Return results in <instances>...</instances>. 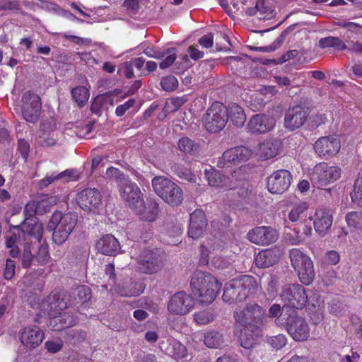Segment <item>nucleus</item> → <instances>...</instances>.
<instances>
[{
    "instance_id": "f257e3e1",
    "label": "nucleus",
    "mask_w": 362,
    "mask_h": 362,
    "mask_svg": "<svg viewBox=\"0 0 362 362\" xmlns=\"http://www.w3.org/2000/svg\"><path fill=\"white\" fill-rule=\"evenodd\" d=\"M192 291L202 303H210L216 298L221 284L211 274L197 271L191 278Z\"/></svg>"
},
{
    "instance_id": "f03ea898",
    "label": "nucleus",
    "mask_w": 362,
    "mask_h": 362,
    "mask_svg": "<svg viewBox=\"0 0 362 362\" xmlns=\"http://www.w3.org/2000/svg\"><path fill=\"white\" fill-rule=\"evenodd\" d=\"M258 284L253 276L243 275L226 284L222 298L229 303L243 302L249 295L255 293Z\"/></svg>"
},
{
    "instance_id": "7ed1b4c3",
    "label": "nucleus",
    "mask_w": 362,
    "mask_h": 362,
    "mask_svg": "<svg viewBox=\"0 0 362 362\" xmlns=\"http://www.w3.org/2000/svg\"><path fill=\"white\" fill-rule=\"evenodd\" d=\"M77 221L78 215L76 212L63 214L60 211H54L47 225V229L53 232V242L59 245L63 244L73 231Z\"/></svg>"
},
{
    "instance_id": "20e7f679",
    "label": "nucleus",
    "mask_w": 362,
    "mask_h": 362,
    "mask_svg": "<svg viewBox=\"0 0 362 362\" xmlns=\"http://www.w3.org/2000/svg\"><path fill=\"white\" fill-rule=\"evenodd\" d=\"M265 309L257 303H248L243 309L234 312L236 322L246 331L257 332L264 324Z\"/></svg>"
},
{
    "instance_id": "39448f33",
    "label": "nucleus",
    "mask_w": 362,
    "mask_h": 362,
    "mask_svg": "<svg viewBox=\"0 0 362 362\" xmlns=\"http://www.w3.org/2000/svg\"><path fill=\"white\" fill-rule=\"evenodd\" d=\"M151 183L155 193L168 204L174 206L182 203V189L168 178L157 176L152 179Z\"/></svg>"
},
{
    "instance_id": "423d86ee",
    "label": "nucleus",
    "mask_w": 362,
    "mask_h": 362,
    "mask_svg": "<svg viewBox=\"0 0 362 362\" xmlns=\"http://www.w3.org/2000/svg\"><path fill=\"white\" fill-rule=\"evenodd\" d=\"M291 265L298 274L300 281L304 285L313 283L315 273L313 263L310 257L300 250L294 248L289 251Z\"/></svg>"
},
{
    "instance_id": "0eeeda50",
    "label": "nucleus",
    "mask_w": 362,
    "mask_h": 362,
    "mask_svg": "<svg viewBox=\"0 0 362 362\" xmlns=\"http://www.w3.org/2000/svg\"><path fill=\"white\" fill-rule=\"evenodd\" d=\"M204 120L208 132H218L228 122V108L223 103L215 102L207 110Z\"/></svg>"
},
{
    "instance_id": "6e6552de",
    "label": "nucleus",
    "mask_w": 362,
    "mask_h": 362,
    "mask_svg": "<svg viewBox=\"0 0 362 362\" xmlns=\"http://www.w3.org/2000/svg\"><path fill=\"white\" fill-rule=\"evenodd\" d=\"M341 173V168L338 166H329L327 163H320L314 167L310 181L317 188H322L338 180Z\"/></svg>"
},
{
    "instance_id": "1a4fd4ad",
    "label": "nucleus",
    "mask_w": 362,
    "mask_h": 362,
    "mask_svg": "<svg viewBox=\"0 0 362 362\" xmlns=\"http://www.w3.org/2000/svg\"><path fill=\"white\" fill-rule=\"evenodd\" d=\"M286 327L289 335L296 341H303L310 336V329L306 320L295 310H291L286 319Z\"/></svg>"
},
{
    "instance_id": "9d476101",
    "label": "nucleus",
    "mask_w": 362,
    "mask_h": 362,
    "mask_svg": "<svg viewBox=\"0 0 362 362\" xmlns=\"http://www.w3.org/2000/svg\"><path fill=\"white\" fill-rule=\"evenodd\" d=\"M280 297L286 304L296 309L303 308L308 301L305 288L298 284L286 286Z\"/></svg>"
},
{
    "instance_id": "9b49d317",
    "label": "nucleus",
    "mask_w": 362,
    "mask_h": 362,
    "mask_svg": "<svg viewBox=\"0 0 362 362\" xmlns=\"http://www.w3.org/2000/svg\"><path fill=\"white\" fill-rule=\"evenodd\" d=\"M137 269L139 272L153 274L159 272L163 267L161 255L156 250H145L136 259Z\"/></svg>"
},
{
    "instance_id": "f8f14e48",
    "label": "nucleus",
    "mask_w": 362,
    "mask_h": 362,
    "mask_svg": "<svg viewBox=\"0 0 362 362\" xmlns=\"http://www.w3.org/2000/svg\"><path fill=\"white\" fill-rule=\"evenodd\" d=\"M103 197L96 188H86L76 196L78 206L84 211L96 213L103 204Z\"/></svg>"
},
{
    "instance_id": "ddd939ff",
    "label": "nucleus",
    "mask_w": 362,
    "mask_h": 362,
    "mask_svg": "<svg viewBox=\"0 0 362 362\" xmlns=\"http://www.w3.org/2000/svg\"><path fill=\"white\" fill-rule=\"evenodd\" d=\"M22 114L24 119L35 123L39 119L42 104L38 95L31 91H26L22 97Z\"/></svg>"
},
{
    "instance_id": "4468645a",
    "label": "nucleus",
    "mask_w": 362,
    "mask_h": 362,
    "mask_svg": "<svg viewBox=\"0 0 362 362\" xmlns=\"http://www.w3.org/2000/svg\"><path fill=\"white\" fill-rule=\"evenodd\" d=\"M247 238L255 245L267 246L277 241L279 233L271 226H257L247 232Z\"/></svg>"
},
{
    "instance_id": "2eb2a0df",
    "label": "nucleus",
    "mask_w": 362,
    "mask_h": 362,
    "mask_svg": "<svg viewBox=\"0 0 362 362\" xmlns=\"http://www.w3.org/2000/svg\"><path fill=\"white\" fill-rule=\"evenodd\" d=\"M340 148L341 141L334 135L322 136L315 141L314 145L315 153L326 159L335 156Z\"/></svg>"
},
{
    "instance_id": "dca6fc26",
    "label": "nucleus",
    "mask_w": 362,
    "mask_h": 362,
    "mask_svg": "<svg viewBox=\"0 0 362 362\" xmlns=\"http://www.w3.org/2000/svg\"><path fill=\"white\" fill-rule=\"evenodd\" d=\"M252 155V151L247 148L240 146L225 151L218 158L217 165L219 168H228L247 160Z\"/></svg>"
},
{
    "instance_id": "f3484780",
    "label": "nucleus",
    "mask_w": 362,
    "mask_h": 362,
    "mask_svg": "<svg viewBox=\"0 0 362 362\" xmlns=\"http://www.w3.org/2000/svg\"><path fill=\"white\" fill-rule=\"evenodd\" d=\"M194 300L185 291L175 293L168 303V310L174 315H185L194 307Z\"/></svg>"
},
{
    "instance_id": "a211bd4d",
    "label": "nucleus",
    "mask_w": 362,
    "mask_h": 362,
    "mask_svg": "<svg viewBox=\"0 0 362 362\" xmlns=\"http://www.w3.org/2000/svg\"><path fill=\"white\" fill-rule=\"evenodd\" d=\"M291 179L288 170H276L267 177V189L272 194H282L288 189Z\"/></svg>"
},
{
    "instance_id": "6ab92c4d",
    "label": "nucleus",
    "mask_w": 362,
    "mask_h": 362,
    "mask_svg": "<svg viewBox=\"0 0 362 362\" xmlns=\"http://www.w3.org/2000/svg\"><path fill=\"white\" fill-rule=\"evenodd\" d=\"M309 109L303 105H295L287 110L284 117L286 129L295 130L300 127L306 121Z\"/></svg>"
},
{
    "instance_id": "aec40b11",
    "label": "nucleus",
    "mask_w": 362,
    "mask_h": 362,
    "mask_svg": "<svg viewBox=\"0 0 362 362\" xmlns=\"http://www.w3.org/2000/svg\"><path fill=\"white\" fill-rule=\"evenodd\" d=\"M121 194L132 210L144 200L139 187L128 178L124 177L121 180Z\"/></svg>"
},
{
    "instance_id": "412c9836",
    "label": "nucleus",
    "mask_w": 362,
    "mask_h": 362,
    "mask_svg": "<svg viewBox=\"0 0 362 362\" xmlns=\"http://www.w3.org/2000/svg\"><path fill=\"white\" fill-rule=\"evenodd\" d=\"M43 332L36 325H30L19 331V338L22 344L28 349L37 347L44 339Z\"/></svg>"
},
{
    "instance_id": "4be33fe9",
    "label": "nucleus",
    "mask_w": 362,
    "mask_h": 362,
    "mask_svg": "<svg viewBox=\"0 0 362 362\" xmlns=\"http://www.w3.org/2000/svg\"><path fill=\"white\" fill-rule=\"evenodd\" d=\"M275 125V119L264 114H257L251 117L247 128L253 134H261L271 131Z\"/></svg>"
},
{
    "instance_id": "5701e85b",
    "label": "nucleus",
    "mask_w": 362,
    "mask_h": 362,
    "mask_svg": "<svg viewBox=\"0 0 362 362\" xmlns=\"http://www.w3.org/2000/svg\"><path fill=\"white\" fill-rule=\"evenodd\" d=\"M207 221L202 210L196 209L190 214L188 235L192 239H198L206 231Z\"/></svg>"
},
{
    "instance_id": "b1692460",
    "label": "nucleus",
    "mask_w": 362,
    "mask_h": 362,
    "mask_svg": "<svg viewBox=\"0 0 362 362\" xmlns=\"http://www.w3.org/2000/svg\"><path fill=\"white\" fill-rule=\"evenodd\" d=\"M160 349L167 355L180 359L187 356V350L178 340L173 337H167L159 342Z\"/></svg>"
},
{
    "instance_id": "393cba45",
    "label": "nucleus",
    "mask_w": 362,
    "mask_h": 362,
    "mask_svg": "<svg viewBox=\"0 0 362 362\" xmlns=\"http://www.w3.org/2000/svg\"><path fill=\"white\" fill-rule=\"evenodd\" d=\"M139 218L146 221H154L160 212L159 204L152 199L144 200L133 210Z\"/></svg>"
},
{
    "instance_id": "a878e982",
    "label": "nucleus",
    "mask_w": 362,
    "mask_h": 362,
    "mask_svg": "<svg viewBox=\"0 0 362 362\" xmlns=\"http://www.w3.org/2000/svg\"><path fill=\"white\" fill-rule=\"evenodd\" d=\"M281 255V250L276 247L262 250L255 257V264L259 268H269L279 261Z\"/></svg>"
},
{
    "instance_id": "bb28decb",
    "label": "nucleus",
    "mask_w": 362,
    "mask_h": 362,
    "mask_svg": "<svg viewBox=\"0 0 362 362\" xmlns=\"http://www.w3.org/2000/svg\"><path fill=\"white\" fill-rule=\"evenodd\" d=\"M183 232V228L177 219L173 217H169L165 219L163 223V241L168 245H177L178 240L175 238L179 237Z\"/></svg>"
},
{
    "instance_id": "cd10ccee",
    "label": "nucleus",
    "mask_w": 362,
    "mask_h": 362,
    "mask_svg": "<svg viewBox=\"0 0 362 362\" xmlns=\"http://www.w3.org/2000/svg\"><path fill=\"white\" fill-rule=\"evenodd\" d=\"M314 220L315 230L324 236L331 228L333 221L332 212L329 209L322 208L316 211Z\"/></svg>"
},
{
    "instance_id": "c85d7f7f",
    "label": "nucleus",
    "mask_w": 362,
    "mask_h": 362,
    "mask_svg": "<svg viewBox=\"0 0 362 362\" xmlns=\"http://www.w3.org/2000/svg\"><path fill=\"white\" fill-rule=\"evenodd\" d=\"M119 93V91L115 89L114 91H109L97 95L90 105L91 112L99 117L103 110L107 111L110 107L114 105V95Z\"/></svg>"
},
{
    "instance_id": "c756f323",
    "label": "nucleus",
    "mask_w": 362,
    "mask_h": 362,
    "mask_svg": "<svg viewBox=\"0 0 362 362\" xmlns=\"http://www.w3.org/2000/svg\"><path fill=\"white\" fill-rule=\"evenodd\" d=\"M95 247L101 254L109 256L118 254L121 249L117 239L110 234L105 235L100 238L95 244Z\"/></svg>"
},
{
    "instance_id": "7c9ffc66",
    "label": "nucleus",
    "mask_w": 362,
    "mask_h": 362,
    "mask_svg": "<svg viewBox=\"0 0 362 362\" xmlns=\"http://www.w3.org/2000/svg\"><path fill=\"white\" fill-rule=\"evenodd\" d=\"M69 296V305H76L80 304L78 311L82 313V309L87 307L88 302L91 298V291L88 286L82 285L72 289Z\"/></svg>"
},
{
    "instance_id": "2f4dec72",
    "label": "nucleus",
    "mask_w": 362,
    "mask_h": 362,
    "mask_svg": "<svg viewBox=\"0 0 362 362\" xmlns=\"http://www.w3.org/2000/svg\"><path fill=\"white\" fill-rule=\"evenodd\" d=\"M21 227L24 235L33 237L40 243L43 227L37 217L25 218Z\"/></svg>"
},
{
    "instance_id": "473e14b6",
    "label": "nucleus",
    "mask_w": 362,
    "mask_h": 362,
    "mask_svg": "<svg viewBox=\"0 0 362 362\" xmlns=\"http://www.w3.org/2000/svg\"><path fill=\"white\" fill-rule=\"evenodd\" d=\"M281 143L278 140H267L259 146L258 153L260 157L267 160L275 157L280 148Z\"/></svg>"
},
{
    "instance_id": "72a5a7b5",
    "label": "nucleus",
    "mask_w": 362,
    "mask_h": 362,
    "mask_svg": "<svg viewBox=\"0 0 362 362\" xmlns=\"http://www.w3.org/2000/svg\"><path fill=\"white\" fill-rule=\"evenodd\" d=\"M144 291L141 283L127 280L119 286L118 292L122 296L130 297L139 296Z\"/></svg>"
},
{
    "instance_id": "f704fd0d",
    "label": "nucleus",
    "mask_w": 362,
    "mask_h": 362,
    "mask_svg": "<svg viewBox=\"0 0 362 362\" xmlns=\"http://www.w3.org/2000/svg\"><path fill=\"white\" fill-rule=\"evenodd\" d=\"M204 344L211 349H220L225 344L224 335L222 332L211 330L204 334Z\"/></svg>"
},
{
    "instance_id": "c9c22d12",
    "label": "nucleus",
    "mask_w": 362,
    "mask_h": 362,
    "mask_svg": "<svg viewBox=\"0 0 362 362\" xmlns=\"http://www.w3.org/2000/svg\"><path fill=\"white\" fill-rule=\"evenodd\" d=\"M228 115V121L230 120L237 127H242L246 121V115L243 109L235 104L229 107Z\"/></svg>"
},
{
    "instance_id": "e433bc0d",
    "label": "nucleus",
    "mask_w": 362,
    "mask_h": 362,
    "mask_svg": "<svg viewBox=\"0 0 362 362\" xmlns=\"http://www.w3.org/2000/svg\"><path fill=\"white\" fill-rule=\"evenodd\" d=\"M42 308L44 310L45 313H47L48 316L54 318L57 315L61 314V312L66 308V304L62 303L58 304V303L54 299L53 295L48 296V299L43 302Z\"/></svg>"
},
{
    "instance_id": "4c0bfd02",
    "label": "nucleus",
    "mask_w": 362,
    "mask_h": 362,
    "mask_svg": "<svg viewBox=\"0 0 362 362\" xmlns=\"http://www.w3.org/2000/svg\"><path fill=\"white\" fill-rule=\"evenodd\" d=\"M318 45L321 49L332 47L337 50H344L348 48L341 39L334 36H328L320 39Z\"/></svg>"
},
{
    "instance_id": "58836bf2",
    "label": "nucleus",
    "mask_w": 362,
    "mask_h": 362,
    "mask_svg": "<svg viewBox=\"0 0 362 362\" xmlns=\"http://www.w3.org/2000/svg\"><path fill=\"white\" fill-rule=\"evenodd\" d=\"M205 177L208 180L209 185L212 187L224 185L226 180L223 174L214 168L205 170Z\"/></svg>"
},
{
    "instance_id": "ea45409f",
    "label": "nucleus",
    "mask_w": 362,
    "mask_h": 362,
    "mask_svg": "<svg viewBox=\"0 0 362 362\" xmlns=\"http://www.w3.org/2000/svg\"><path fill=\"white\" fill-rule=\"evenodd\" d=\"M257 335L258 332H251V331H246L245 328L243 327L240 336L241 346L247 349L252 348L257 344Z\"/></svg>"
},
{
    "instance_id": "a19ab883",
    "label": "nucleus",
    "mask_w": 362,
    "mask_h": 362,
    "mask_svg": "<svg viewBox=\"0 0 362 362\" xmlns=\"http://www.w3.org/2000/svg\"><path fill=\"white\" fill-rule=\"evenodd\" d=\"M177 146L179 149L185 153L193 155L199 151V144L188 137L181 138Z\"/></svg>"
},
{
    "instance_id": "79ce46f5",
    "label": "nucleus",
    "mask_w": 362,
    "mask_h": 362,
    "mask_svg": "<svg viewBox=\"0 0 362 362\" xmlns=\"http://www.w3.org/2000/svg\"><path fill=\"white\" fill-rule=\"evenodd\" d=\"M71 96L78 106L83 107L88 100L89 90L84 86H77L71 90Z\"/></svg>"
},
{
    "instance_id": "37998d69",
    "label": "nucleus",
    "mask_w": 362,
    "mask_h": 362,
    "mask_svg": "<svg viewBox=\"0 0 362 362\" xmlns=\"http://www.w3.org/2000/svg\"><path fill=\"white\" fill-rule=\"evenodd\" d=\"M308 206L306 202L296 204L288 214V218L292 222H296L305 217Z\"/></svg>"
},
{
    "instance_id": "c03bdc74",
    "label": "nucleus",
    "mask_w": 362,
    "mask_h": 362,
    "mask_svg": "<svg viewBox=\"0 0 362 362\" xmlns=\"http://www.w3.org/2000/svg\"><path fill=\"white\" fill-rule=\"evenodd\" d=\"M54 322L57 324H60L59 329H66L74 326L78 322V319L72 314L65 313L63 315L54 317Z\"/></svg>"
},
{
    "instance_id": "a18cd8bd",
    "label": "nucleus",
    "mask_w": 362,
    "mask_h": 362,
    "mask_svg": "<svg viewBox=\"0 0 362 362\" xmlns=\"http://www.w3.org/2000/svg\"><path fill=\"white\" fill-rule=\"evenodd\" d=\"M174 173L181 179L189 182H196V177L192 172L180 164L174 163L171 167Z\"/></svg>"
},
{
    "instance_id": "49530a36",
    "label": "nucleus",
    "mask_w": 362,
    "mask_h": 362,
    "mask_svg": "<svg viewBox=\"0 0 362 362\" xmlns=\"http://www.w3.org/2000/svg\"><path fill=\"white\" fill-rule=\"evenodd\" d=\"M20 260L23 268L30 267L35 260V256L32 254L30 245L28 243L24 245L23 250L20 255Z\"/></svg>"
},
{
    "instance_id": "de8ad7c7",
    "label": "nucleus",
    "mask_w": 362,
    "mask_h": 362,
    "mask_svg": "<svg viewBox=\"0 0 362 362\" xmlns=\"http://www.w3.org/2000/svg\"><path fill=\"white\" fill-rule=\"evenodd\" d=\"M262 279L267 284V291L269 294L274 295L277 292L279 279L276 275L267 274L263 276Z\"/></svg>"
},
{
    "instance_id": "09e8293b",
    "label": "nucleus",
    "mask_w": 362,
    "mask_h": 362,
    "mask_svg": "<svg viewBox=\"0 0 362 362\" xmlns=\"http://www.w3.org/2000/svg\"><path fill=\"white\" fill-rule=\"evenodd\" d=\"M160 86L164 90L171 92L177 88L178 81L174 76L170 75L161 79Z\"/></svg>"
},
{
    "instance_id": "8fccbe9b",
    "label": "nucleus",
    "mask_w": 362,
    "mask_h": 362,
    "mask_svg": "<svg viewBox=\"0 0 362 362\" xmlns=\"http://www.w3.org/2000/svg\"><path fill=\"white\" fill-rule=\"evenodd\" d=\"M35 261L40 264H46L49 259L48 245L42 243L38 247L37 252L35 256Z\"/></svg>"
},
{
    "instance_id": "3c124183",
    "label": "nucleus",
    "mask_w": 362,
    "mask_h": 362,
    "mask_svg": "<svg viewBox=\"0 0 362 362\" xmlns=\"http://www.w3.org/2000/svg\"><path fill=\"white\" fill-rule=\"evenodd\" d=\"M257 12L259 13V18L260 20L271 19L274 16V11L267 8L264 2L259 1L256 3Z\"/></svg>"
},
{
    "instance_id": "603ef678",
    "label": "nucleus",
    "mask_w": 362,
    "mask_h": 362,
    "mask_svg": "<svg viewBox=\"0 0 362 362\" xmlns=\"http://www.w3.org/2000/svg\"><path fill=\"white\" fill-rule=\"evenodd\" d=\"M57 174L59 180L64 182L76 181L79 179V174L75 169H67Z\"/></svg>"
},
{
    "instance_id": "864d4df0",
    "label": "nucleus",
    "mask_w": 362,
    "mask_h": 362,
    "mask_svg": "<svg viewBox=\"0 0 362 362\" xmlns=\"http://www.w3.org/2000/svg\"><path fill=\"white\" fill-rule=\"evenodd\" d=\"M267 341L273 348L281 349L286 344V337L284 334H278L267 337Z\"/></svg>"
},
{
    "instance_id": "5fc2aeb1",
    "label": "nucleus",
    "mask_w": 362,
    "mask_h": 362,
    "mask_svg": "<svg viewBox=\"0 0 362 362\" xmlns=\"http://www.w3.org/2000/svg\"><path fill=\"white\" fill-rule=\"evenodd\" d=\"M194 320L199 325H206L214 320V315L208 310H203L194 314Z\"/></svg>"
},
{
    "instance_id": "6e6d98bb",
    "label": "nucleus",
    "mask_w": 362,
    "mask_h": 362,
    "mask_svg": "<svg viewBox=\"0 0 362 362\" xmlns=\"http://www.w3.org/2000/svg\"><path fill=\"white\" fill-rule=\"evenodd\" d=\"M86 337V332L81 330L70 329L66 332V339L74 344L84 341Z\"/></svg>"
},
{
    "instance_id": "4d7b16f0",
    "label": "nucleus",
    "mask_w": 362,
    "mask_h": 362,
    "mask_svg": "<svg viewBox=\"0 0 362 362\" xmlns=\"http://www.w3.org/2000/svg\"><path fill=\"white\" fill-rule=\"evenodd\" d=\"M346 221L349 227L356 228L359 226L361 222L360 214L357 211H351L347 214Z\"/></svg>"
},
{
    "instance_id": "13d9d810",
    "label": "nucleus",
    "mask_w": 362,
    "mask_h": 362,
    "mask_svg": "<svg viewBox=\"0 0 362 362\" xmlns=\"http://www.w3.org/2000/svg\"><path fill=\"white\" fill-rule=\"evenodd\" d=\"M21 8L19 1L0 0V11L20 10Z\"/></svg>"
},
{
    "instance_id": "bf43d9fd",
    "label": "nucleus",
    "mask_w": 362,
    "mask_h": 362,
    "mask_svg": "<svg viewBox=\"0 0 362 362\" xmlns=\"http://www.w3.org/2000/svg\"><path fill=\"white\" fill-rule=\"evenodd\" d=\"M18 151L21 155L24 161H26L30 152V144L28 141L23 139H19L18 140Z\"/></svg>"
},
{
    "instance_id": "052dcab7",
    "label": "nucleus",
    "mask_w": 362,
    "mask_h": 362,
    "mask_svg": "<svg viewBox=\"0 0 362 362\" xmlns=\"http://www.w3.org/2000/svg\"><path fill=\"white\" fill-rule=\"evenodd\" d=\"M339 25L346 28L349 32L358 35H362V25L354 22L343 21L339 23Z\"/></svg>"
},
{
    "instance_id": "680f3d73",
    "label": "nucleus",
    "mask_w": 362,
    "mask_h": 362,
    "mask_svg": "<svg viewBox=\"0 0 362 362\" xmlns=\"http://www.w3.org/2000/svg\"><path fill=\"white\" fill-rule=\"evenodd\" d=\"M171 50L175 51V48L168 49L165 52H160L154 49L153 47H146L144 52L145 54L150 57H153L156 59H160L167 55L168 54L170 53Z\"/></svg>"
},
{
    "instance_id": "e2e57ef3",
    "label": "nucleus",
    "mask_w": 362,
    "mask_h": 362,
    "mask_svg": "<svg viewBox=\"0 0 362 362\" xmlns=\"http://www.w3.org/2000/svg\"><path fill=\"white\" fill-rule=\"evenodd\" d=\"M123 6L129 14L137 13L140 8L139 0H124Z\"/></svg>"
},
{
    "instance_id": "0e129e2a",
    "label": "nucleus",
    "mask_w": 362,
    "mask_h": 362,
    "mask_svg": "<svg viewBox=\"0 0 362 362\" xmlns=\"http://www.w3.org/2000/svg\"><path fill=\"white\" fill-rule=\"evenodd\" d=\"M117 73L120 75L123 74L126 78H131L134 76L133 66L130 62H126L122 64L118 69Z\"/></svg>"
},
{
    "instance_id": "69168bd1",
    "label": "nucleus",
    "mask_w": 362,
    "mask_h": 362,
    "mask_svg": "<svg viewBox=\"0 0 362 362\" xmlns=\"http://www.w3.org/2000/svg\"><path fill=\"white\" fill-rule=\"evenodd\" d=\"M16 264L11 259H7L4 272V276L6 279H11L15 274Z\"/></svg>"
},
{
    "instance_id": "338daca9",
    "label": "nucleus",
    "mask_w": 362,
    "mask_h": 362,
    "mask_svg": "<svg viewBox=\"0 0 362 362\" xmlns=\"http://www.w3.org/2000/svg\"><path fill=\"white\" fill-rule=\"evenodd\" d=\"M39 204L35 201L28 202L24 209L26 218L36 217L37 206Z\"/></svg>"
},
{
    "instance_id": "774afa93",
    "label": "nucleus",
    "mask_w": 362,
    "mask_h": 362,
    "mask_svg": "<svg viewBox=\"0 0 362 362\" xmlns=\"http://www.w3.org/2000/svg\"><path fill=\"white\" fill-rule=\"evenodd\" d=\"M135 104L134 99H130L122 105L117 107L115 114L117 117L123 116L125 112Z\"/></svg>"
}]
</instances>
